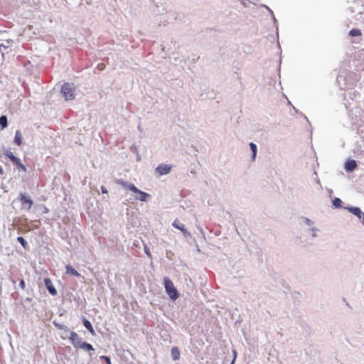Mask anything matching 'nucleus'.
Returning a JSON list of instances; mask_svg holds the SVG:
<instances>
[{"label": "nucleus", "mask_w": 364, "mask_h": 364, "mask_svg": "<svg viewBox=\"0 0 364 364\" xmlns=\"http://www.w3.org/2000/svg\"><path fill=\"white\" fill-rule=\"evenodd\" d=\"M120 185H122L124 188L139 195L137 198L138 200L141 201H146L147 198L149 197V194L139 190L137 188L134 184L129 183L126 181H120L119 182Z\"/></svg>", "instance_id": "nucleus-1"}, {"label": "nucleus", "mask_w": 364, "mask_h": 364, "mask_svg": "<svg viewBox=\"0 0 364 364\" xmlns=\"http://www.w3.org/2000/svg\"><path fill=\"white\" fill-rule=\"evenodd\" d=\"M164 284L166 292L168 294L170 299L173 301L176 300L178 298V293L172 281L168 277H165L164 278Z\"/></svg>", "instance_id": "nucleus-2"}, {"label": "nucleus", "mask_w": 364, "mask_h": 364, "mask_svg": "<svg viewBox=\"0 0 364 364\" xmlns=\"http://www.w3.org/2000/svg\"><path fill=\"white\" fill-rule=\"evenodd\" d=\"M4 156H6L7 158H9L11 161V162L14 164V165H15L16 166V168H18V170L19 171H23V172L26 171V168L25 165H23L21 163V159L15 156L14 154L11 151L6 150L4 151Z\"/></svg>", "instance_id": "nucleus-3"}, {"label": "nucleus", "mask_w": 364, "mask_h": 364, "mask_svg": "<svg viewBox=\"0 0 364 364\" xmlns=\"http://www.w3.org/2000/svg\"><path fill=\"white\" fill-rule=\"evenodd\" d=\"M61 93L66 100H72L75 98V90L72 84L64 83L61 87Z\"/></svg>", "instance_id": "nucleus-4"}, {"label": "nucleus", "mask_w": 364, "mask_h": 364, "mask_svg": "<svg viewBox=\"0 0 364 364\" xmlns=\"http://www.w3.org/2000/svg\"><path fill=\"white\" fill-rule=\"evenodd\" d=\"M171 166L167 164H159L156 169V171L159 176L166 175L171 170Z\"/></svg>", "instance_id": "nucleus-5"}, {"label": "nucleus", "mask_w": 364, "mask_h": 364, "mask_svg": "<svg viewBox=\"0 0 364 364\" xmlns=\"http://www.w3.org/2000/svg\"><path fill=\"white\" fill-rule=\"evenodd\" d=\"M44 283H45V285H46L47 289L48 290L49 293L51 295L55 296L58 294L57 290L53 285L52 282L50 278H45Z\"/></svg>", "instance_id": "nucleus-6"}, {"label": "nucleus", "mask_w": 364, "mask_h": 364, "mask_svg": "<svg viewBox=\"0 0 364 364\" xmlns=\"http://www.w3.org/2000/svg\"><path fill=\"white\" fill-rule=\"evenodd\" d=\"M20 202L22 205L27 204L28 205V209H31V206L33 205L32 200L26 196L25 193H21L20 198H19Z\"/></svg>", "instance_id": "nucleus-7"}, {"label": "nucleus", "mask_w": 364, "mask_h": 364, "mask_svg": "<svg viewBox=\"0 0 364 364\" xmlns=\"http://www.w3.org/2000/svg\"><path fill=\"white\" fill-rule=\"evenodd\" d=\"M69 339L70 340L72 344L74 347L77 348L78 345L80 343V340L79 339V336L76 332L72 331L70 333Z\"/></svg>", "instance_id": "nucleus-8"}, {"label": "nucleus", "mask_w": 364, "mask_h": 364, "mask_svg": "<svg viewBox=\"0 0 364 364\" xmlns=\"http://www.w3.org/2000/svg\"><path fill=\"white\" fill-rule=\"evenodd\" d=\"M348 209L351 213L356 215L359 219L363 218L364 220V213H363L359 208L351 207V208H348Z\"/></svg>", "instance_id": "nucleus-9"}, {"label": "nucleus", "mask_w": 364, "mask_h": 364, "mask_svg": "<svg viewBox=\"0 0 364 364\" xmlns=\"http://www.w3.org/2000/svg\"><path fill=\"white\" fill-rule=\"evenodd\" d=\"M65 269H66V274H70V275H73V276H75V277H80V274L78 273V272L77 270H75L71 265L70 264H67L65 266Z\"/></svg>", "instance_id": "nucleus-10"}, {"label": "nucleus", "mask_w": 364, "mask_h": 364, "mask_svg": "<svg viewBox=\"0 0 364 364\" xmlns=\"http://www.w3.org/2000/svg\"><path fill=\"white\" fill-rule=\"evenodd\" d=\"M14 142L17 146H21L23 143V137L20 130H17L15 133Z\"/></svg>", "instance_id": "nucleus-11"}, {"label": "nucleus", "mask_w": 364, "mask_h": 364, "mask_svg": "<svg viewBox=\"0 0 364 364\" xmlns=\"http://www.w3.org/2000/svg\"><path fill=\"white\" fill-rule=\"evenodd\" d=\"M357 166V164L354 160H348L346 162L345 168L348 171H353Z\"/></svg>", "instance_id": "nucleus-12"}, {"label": "nucleus", "mask_w": 364, "mask_h": 364, "mask_svg": "<svg viewBox=\"0 0 364 364\" xmlns=\"http://www.w3.org/2000/svg\"><path fill=\"white\" fill-rule=\"evenodd\" d=\"M173 226L176 228V229H178L179 230H181L182 232L183 233H186L187 232V230L185 228V225L181 223L178 219L175 220L173 223Z\"/></svg>", "instance_id": "nucleus-13"}, {"label": "nucleus", "mask_w": 364, "mask_h": 364, "mask_svg": "<svg viewBox=\"0 0 364 364\" xmlns=\"http://www.w3.org/2000/svg\"><path fill=\"white\" fill-rule=\"evenodd\" d=\"M77 348L84 349L87 351L94 350V348L91 344L82 341L80 342Z\"/></svg>", "instance_id": "nucleus-14"}, {"label": "nucleus", "mask_w": 364, "mask_h": 364, "mask_svg": "<svg viewBox=\"0 0 364 364\" xmlns=\"http://www.w3.org/2000/svg\"><path fill=\"white\" fill-rule=\"evenodd\" d=\"M82 322H83V325L85 326V327L92 333V334H95V330L91 324V323L87 320L86 318H83L82 320Z\"/></svg>", "instance_id": "nucleus-15"}, {"label": "nucleus", "mask_w": 364, "mask_h": 364, "mask_svg": "<svg viewBox=\"0 0 364 364\" xmlns=\"http://www.w3.org/2000/svg\"><path fill=\"white\" fill-rule=\"evenodd\" d=\"M180 351L177 347H173L171 349V357L174 360H177L180 358Z\"/></svg>", "instance_id": "nucleus-16"}, {"label": "nucleus", "mask_w": 364, "mask_h": 364, "mask_svg": "<svg viewBox=\"0 0 364 364\" xmlns=\"http://www.w3.org/2000/svg\"><path fill=\"white\" fill-rule=\"evenodd\" d=\"M8 125V120L7 117L5 115H2L0 117V126L1 127V129H5Z\"/></svg>", "instance_id": "nucleus-17"}, {"label": "nucleus", "mask_w": 364, "mask_h": 364, "mask_svg": "<svg viewBox=\"0 0 364 364\" xmlns=\"http://www.w3.org/2000/svg\"><path fill=\"white\" fill-rule=\"evenodd\" d=\"M250 146L252 151V160H255L257 154V146L254 143H250Z\"/></svg>", "instance_id": "nucleus-18"}, {"label": "nucleus", "mask_w": 364, "mask_h": 364, "mask_svg": "<svg viewBox=\"0 0 364 364\" xmlns=\"http://www.w3.org/2000/svg\"><path fill=\"white\" fill-rule=\"evenodd\" d=\"M349 34L351 36H361V32L359 29L353 28L350 31Z\"/></svg>", "instance_id": "nucleus-19"}, {"label": "nucleus", "mask_w": 364, "mask_h": 364, "mask_svg": "<svg viewBox=\"0 0 364 364\" xmlns=\"http://www.w3.org/2000/svg\"><path fill=\"white\" fill-rule=\"evenodd\" d=\"M17 241L23 246L24 249H26L28 243L23 237H18Z\"/></svg>", "instance_id": "nucleus-20"}, {"label": "nucleus", "mask_w": 364, "mask_h": 364, "mask_svg": "<svg viewBox=\"0 0 364 364\" xmlns=\"http://www.w3.org/2000/svg\"><path fill=\"white\" fill-rule=\"evenodd\" d=\"M341 203H342V201L341 199L339 198H335L333 200V205L336 206V207H341Z\"/></svg>", "instance_id": "nucleus-21"}, {"label": "nucleus", "mask_w": 364, "mask_h": 364, "mask_svg": "<svg viewBox=\"0 0 364 364\" xmlns=\"http://www.w3.org/2000/svg\"><path fill=\"white\" fill-rule=\"evenodd\" d=\"M101 359L105 360L107 363V364H112L110 358L106 355H102L101 357Z\"/></svg>", "instance_id": "nucleus-22"}, {"label": "nucleus", "mask_w": 364, "mask_h": 364, "mask_svg": "<svg viewBox=\"0 0 364 364\" xmlns=\"http://www.w3.org/2000/svg\"><path fill=\"white\" fill-rule=\"evenodd\" d=\"M20 287L24 290L26 289V284L23 279H21L19 282Z\"/></svg>", "instance_id": "nucleus-23"}, {"label": "nucleus", "mask_w": 364, "mask_h": 364, "mask_svg": "<svg viewBox=\"0 0 364 364\" xmlns=\"http://www.w3.org/2000/svg\"><path fill=\"white\" fill-rule=\"evenodd\" d=\"M101 190H102V192L103 193H108L107 189L105 186H102L101 187Z\"/></svg>", "instance_id": "nucleus-24"}, {"label": "nucleus", "mask_w": 364, "mask_h": 364, "mask_svg": "<svg viewBox=\"0 0 364 364\" xmlns=\"http://www.w3.org/2000/svg\"><path fill=\"white\" fill-rule=\"evenodd\" d=\"M97 68H98V69H99V70H103V69H104V68H105V65H104V64H102H102H99V65H97Z\"/></svg>", "instance_id": "nucleus-25"}, {"label": "nucleus", "mask_w": 364, "mask_h": 364, "mask_svg": "<svg viewBox=\"0 0 364 364\" xmlns=\"http://www.w3.org/2000/svg\"><path fill=\"white\" fill-rule=\"evenodd\" d=\"M233 353H234L235 357H234V359L232 360V364H233V363H234L235 360V358H236V352H235V351H234Z\"/></svg>", "instance_id": "nucleus-26"}, {"label": "nucleus", "mask_w": 364, "mask_h": 364, "mask_svg": "<svg viewBox=\"0 0 364 364\" xmlns=\"http://www.w3.org/2000/svg\"><path fill=\"white\" fill-rule=\"evenodd\" d=\"M55 326H57L58 328H63V326L61 325H59V324H55Z\"/></svg>", "instance_id": "nucleus-27"}, {"label": "nucleus", "mask_w": 364, "mask_h": 364, "mask_svg": "<svg viewBox=\"0 0 364 364\" xmlns=\"http://www.w3.org/2000/svg\"><path fill=\"white\" fill-rule=\"evenodd\" d=\"M3 173V169L0 166V174H2Z\"/></svg>", "instance_id": "nucleus-28"}]
</instances>
